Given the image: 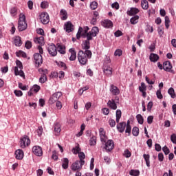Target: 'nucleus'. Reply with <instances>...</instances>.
Instances as JSON below:
<instances>
[{
    "mask_svg": "<svg viewBox=\"0 0 176 176\" xmlns=\"http://www.w3.org/2000/svg\"><path fill=\"white\" fill-rule=\"evenodd\" d=\"M117 130L119 133H124L126 130V122H120L117 124Z\"/></svg>",
    "mask_w": 176,
    "mask_h": 176,
    "instance_id": "dca6fc26",
    "label": "nucleus"
},
{
    "mask_svg": "<svg viewBox=\"0 0 176 176\" xmlns=\"http://www.w3.org/2000/svg\"><path fill=\"white\" fill-rule=\"evenodd\" d=\"M34 58L36 67L38 68V67H41V65L43 63V58H42V55L41 54L36 53L34 54Z\"/></svg>",
    "mask_w": 176,
    "mask_h": 176,
    "instance_id": "423d86ee",
    "label": "nucleus"
},
{
    "mask_svg": "<svg viewBox=\"0 0 176 176\" xmlns=\"http://www.w3.org/2000/svg\"><path fill=\"white\" fill-rule=\"evenodd\" d=\"M136 119L140 124H144V117L141 114H138Z\"/></svg>",
    "mask_w": 176,
    "mask_h": 176,
    "instance_id": "a19ab883",
    "label": "nucleus"
},
{
    "mask_svg": "<svg viewBox=\"0 0 176 176\" xmlns=\"http://www.w3.org/2000/svg\"><path fill=\"white\" fill-rule=\"evenodd\" d=\"M108 107L111 108V109H113L116 111V109H118V105H116V103L115 102V100H109L107 102Z\"/></svg>",
    "mask_w": 176,
    "mask_h": 176,
    "instance_id": "412c9836",
    "label": "nucleus"
},
{
    "mask_svg": "<svg viewBox=\"0 0 176 176\" xmlns=\"http://www.w3.org/2000/svg\"><path fill=\"white\" fill-rule=\"evenodd\" d=\"M69 53H71V56L69 57L70 61H75L76 60V52L74 48H71L69 50Z\"/></svg>",
    "mask_w": 176,
    "mask_h": 176,
    "instance_id": "5701e85b",
    "label": "nucleus"
},
{
    "mask_svg": "<svg viewBox=\"0 0 176 176\" xmlns=\"http://www.w3.org/2000/svg\"><path fill=\"white\" fill-rule=\"evenodd\" d=\"M83 28L80 27L76 34L77 39H80V36H83Z\"/></svg>",
    "mask_w": 176,
    "mask_h": 176,
    "instance_id": "79ce46f5",
    "label": "nucleus"
},
{
    "mask_svg": "<svg viewBox=\"0 0 176 176\" xmlns=\"http://www.w3.org/2000/svg\"><path fill=\"white\" fill-rule=\"evenodd\" d=\"M27 22L25 21V15L21 14L19 15V20L18 22V30L19 31H25L27 30Z\"/></svg>",
    "mask_w": 176,
    "mask_h": 176,
    "instance_id": "f03ea898",
    "label": "nucleus"
},
{
    "mask_svg": "<svg viewBox=\"0 0 176 176\" xmlns=\"http://www.w3.org/2000/svg\"><path fill=\"white\" fill-rule=\"evenodd\" d=\"M141 6L144 10H148V8H149V4L147 0H142Z\"/></svg>",
    "mask_w": 176,
    "mask_h": 176,
    "instance_id": "72a5a7b5",
    "label": "nucleus"
},
{
    "mask_svg": "<svg viewBox=\"0 0 176 176\" xmlns=\"http://www.w3.org/2000/svg\"><path fill=\"white\" fill-rule=\"evenodd\" d=\"M32 90H33V91H34L35 93H38V91L41 90V87L38 85H34L32 88Z\"/></svg>",
    "mask_w": 176,
    "mask_h": 176,
    "instance_id": "603ef678",
    "label": "nucleus"
},
{
    "mask_svg": "<svg viewBox=\"0 0 176 176\" xmlns=\"http://www.w3.org/2000/svg\"><path fill=\"white\" fill-rule=\"evenodd\" d=\"M52 159L54 160H57V159H58V156H57V151H54L52 152Z\"/></svg>",
    "mask_w": 176,
    "mask_h": 176,
    "instance_id": "e2e57ef3",
    "label": "nucleus"
},
{
    "mask_svg": "<svg viewBox=\"0 0 176 176\" xmlns=\"http://www.w3.org/2000/svg\"><path fill=\"white\" fill-rule=\"evenodd\" d=\"M57 50L60 54H65V45H61L60 43L56 44Z\"/></svg>",
    "mask_w": 176,
    "mask_h": 176,
    "instance_id": "b1692460",
    "label": "nucleus"
},
{
    "mask_svg": "<svg viewBox=\"0 0 176 176\" xmlns=\"http://www.w3.org/2000/svg\"><path fill=\"white\" fill-rule=\"evenodd\" d=\"M102 25L104 27V28H111L113 25V23L111 20L105 19L102 22Z\"/></svg>",
    "mask_w": 176,
    "mask_h": 176,
    "instance_id": "aec40b11",
    "label": "nucleus"
},
{
    "mask_svg": "<svg viewBox=\"0 0 176 176\" xmlns=\"http://www.w3.org/2000/svg\"><path fill=\"white\" fill-rule=\"evenodd\" d=\"M89 27L86 26L84 28V29L82 28V38H87V34H89Z\"/></svg>",
    "mask_w": 176,
    "mask_h": 176,
    "instance_id": "ea45409f",
    "label": "nucleus"
},
{
    "mask_svg": "<svg viewBox=\"0 0 176 176\" xmlns=\"http://www.w3.org/2000/svg\"><path fill=\"white\" fill-rule=\"evenodd\" d=\"M147 123L148 124H152V123H153V116H150L147 118Z\"/></svg>",
    "mask_w": 176,
    "mask_h": 176,
    "instance_id": "69168bd1",
    "label": "nucleus"
},
{
    "mask_svg": "<svg viewBox=\"0 0 176 176\" xmlns=\"http://www.w3.org/2000/svg\"><path fill=\"white\" fill-rule=\"evenodd\" d=\"M143 157L146 162L147 167H151V161L149 160L151 155H149V154H144Z\"/></svg>",
    "mask_w": 176,
    "mask_h": 176,
    "instance_id": "c756f323",
    "label": "nucleus"
},
{
    "mask_svg": "<svg viewBox=\"0 0 176 176\" xmlns=\"http://www.w3.org/2000/svg\"><path fill=\"white\" fill-rule=\"evenodd\" d=\"M46 80H47V77L46 76V74L44 73L41 75V78H39V82L40 83H45Z\"/></svg>",
    "mask_w": 176,
    "mask_h": 176,
    "instance_id": "c03bdc74",
    "label": "nucleus"
},
{
    "mask_svg": "<svg viewBox=\"0 0 176 176\" xmlns=\"http://www.w3.org/2000/svg\"><path fill=\"white\" fill-rule=\"evenodd\" d=\"M14 93L16 97H21L23 96V91L21 90H14Z\"/></svg>",
    "mask_w": 176,
    "mask_h": 176,
    "instance_id": "4d7b16f0",
    "label": "nucleus"
},
{
    "mask_svg": "<svg viewBox=\"0 0 176 176\" xmlns=\"http://www.w3.org/2000/svg\"><path fill=\"white\" fill-rule=\"evenodd\" d=\"M48 52L50 54L54 57L57 56V47L54 44H52L48 47Z\"/></svg>",
    "mask_w": 176,
    "mask_h": 176,
    "instance_id": "9b49d317",
    "label": "nucleus"
},
{
    "mask_svg": "<svg viewBox=\"0 0 176 176\" xmlns=\"http://www.w3.org/2000/svg\"><path fill=\"white\" fill-rule=\"evenodd\" d=\"M14 71L16 76L19 75V76H21L22 78H25V76L24 75V72H23L22 70L19 71V69H17V67H14Z\"/></svg>",
    "mask_w": 176,
    "mask_h": 176,
    "instance_id": "7c9ffc66",
    "label": "nucleus"
},
{
    "mask_svg": "<svg viewBox=\"0 0 176 176\" xmlns=\"http://www.w3.org/2000/svg\"><path fill=\"white\" fill-rule=\"evenodd\" d=\"M36 133L38 137H41L43 133V128H42V126H38V129L36 130Z\"/></svg>",
    "mask_w": 176,
    "mask_h": 176,
    "instance_id": "864d4df0",
    "label": "nucleus"
},
{
    "mask_svg": "<svg viewBox=\"0 0 176 176\" xmlns=\"http://www.w3.org/2000/svg\"><path fill=\"white\" fill-rule=\"evenodd\" d=\"M159 60V55L156 54H151L150 55V61L153 63H156Z\"/></svg>",
    "mask_w": 176,
    "mask_h": 176,
    "instance_id": "473e14b6",
    "label": "nucleus"
},
{
    "mask_svg": "<svg viewBox=\"0 0 176 176\" xmlns=\"http://www.w3.org/2000/svg\"><path fill=\"white\" fill-rule=\"evenodd\" d=\"M63 96V93L61 92H56L54 93L52 97L49 100L50 104H54V102H56L60 99V97Z\"/></svg>",
    "mask_w": 176,
    "mask_h": 176,
    "instance_id": "0eeeda50",
    "label": "nucleus"
},
{
    "mask_svg": "<svg viewBox=\"0 0 176 176\" xmlns=\"http://www.w3.org/2000/svg\"><path fill=\"white\" fill-rule=\"evenodd\" d=\"M39 19L42 24H49V21H50V17L49 16V14L47 12H42L39 15Z\"/></svg>",
    "mask_w": 176,
    "mask_h": 176,
    "instance_id": "39448f33",
    "label": "nucleus"
},
{
    "mask_svg": "<svg viewBox=\"0 0 176 176\" xmlns=\"http://www.w3.org/2000/svg\"><path fill=\"white\" fill-rule=\"evenodd\" d=\"M111 8L113 9H116V10H119V8H120V6H119V3L115 2L111 5Z\"/></svg>",
    "mask_w": 176,
    "mask_h": 176,
    "instance_id": "6e6d98bb",
    "label": "nucleus"
},
{
    "mask_svg": "<svg viewBox=\"0 0 176 176\" xmlns=\"http://www.w3.org/2000/svg\"><path fill=\"white\" fill-rule=\"evenodd\" d=\"M109 64H111V58H109V56H106V58L104 60L103 65H109Z\"/></svg>",
    "mask_w": 176,
    "mask_h": 176,
    "instance_id": "5fc2aeb1",
    "label": "nucleus"
},
{
    "mask_svg": "<svg viewBox=\"0 0 176 176\" xmlns=\"http://www.w3.org/2000/svg\"><path fill=\"white\" fill-rule=\"evenodd\" d=\"M14 43L15 46H21V45H23V42L21 41V37L16 36L14 39Z\"/></svg>",
    "mask_w": 176,
    "mask_h": 176,
    "instance_id": "c85d7f7f",
    "label": "nucleus"
},
{
    "mask_svg": "<svg viewBox=\"0 0 176 176\" xmlns=\"http://www.w3.org/2000/svg\"><path fill=\"white\" fill-rule=\"evenodd\" d=\"M32 152L36 156H42L43 155V151H42V147L39 146H34L32 148Z\"/></svg>",
    "mask_w": 176,
    "mask_h": 176,
    "instance_id": "9d476101",
    "label": "nucleus"
},
{
    "mask_svg": "<svg viewBox=\"0 0 176 176\" xmlns=\"http://www.w3.org/2000/svg\"><path fill=\"white\" fill-rule=\"evenodd\" d=\"M120 118H122V111L118 109L116 111V122L119 123L120 120Z\"/></svg>",
    "mask_w": 176,
    "mask_h": 176,
    "instance_id": "37998d69",
    "label": "nucleus"
},
{
    "mask_svg": "<svg viewBox=\"0 0 176 176\" xmlns=\"http://www.w3.org/2000/svg\"><path fill=\"white\" fill-rule=\"evenodd\" d=\"M172 68H173V65H171V62L166 61L164 63L163 69H164V71H167V72H170Z\"/></svg>",
    "mask_w": 176,
    "mask_h": 176,
    "instance_id": "a211bd4d",
    "label": "nucleus"
},
{
    "mask_svg": "<svg viewBox=\"0 0 176 176\" xmlns=\"http://www.w3.org/2000/svg\"><path fill=\"white\" fill-rule=\"evenodd\" d=\"M54 130L55 131L56 135H58V134H60V133H61V124L58 122H56L54 124Z\"/></svg>",
    "mask_w": 176,
    "mask_h": 176,
    "instance_id": "4be33fe9",
    "label": "nucleus"
},
{
    "mask_svg": "<svg viewBox=\"0 0 176 176\" xmlns=\"http://www.w3.org/2000/svg\"><path fill=\"white\" fill-rule=\"evenodd\" d=\"M103 72L105 76H112V67L109 65H103Z\"/></svg>",
    "mask_w": 176,
    "mask_h": 176,
    "instance_id": "1a4fd4ad",
    "label": "nucleus"
},
{
    "mask_svg": "<svg viewBox=\"0 0 176 176\" xmlns=\"http://www.w3.org/2000/svg\"><path fill=\"white\" fill-rule=\"evenodd\" d=\"M16 56L17 57H23L24 58H25V57H27V54H25V52L23 51H19L16 52Z\"/></svg>",
    "mask_w": 176,
    "mask_h": 176,
    "instance_id": "a18cd8bd",
    "label": "nucleus"
},
{
    "mask_svg": "<svg viewBox=\"0 0 176 176\" xmlns=\"http://www.w3.org/2000/svg\"><path fill=\"white\" fill-rule=\"evenodd\" d=\"M60 16L62 20H67V19H68V14H67V11L65 10H60Z\"/></svg>",
    "mask_w": 176,
    "mask_h": 176,
    "instance_id": "2f4dec72",
    "label": "nucleus"
},
{
    "mask_svg": "<svg viewBox=\"0 0 176 176\" xmlns=\"http://www.w3.org/2000/svg\"><path fill=\"white\" fill-rule=\"evenodd\" d=\"M129 174H130V175H132V176H138V175H140V170L132 169L129 172Z\"/></svg>",
    "mask_w": 176,
    "mask_h": 176,
    "instance_id": "49530a36",
    "label": "nucleus"
},
{
    "mask_svg": "<svg viewBox=\"0 0 176 176\" xmlns=\"http://www.w3.org/2000/svg\"><path fill=\"white\" fill-rule=\"evenodd\" d=\"M110 91L113 96H119L120 94V90L114 85L110 86Z\"/></svg>",
    "mask_w": 176,
    "mask_h": 176,
    "instance_id": "ddd939ff",
    "label": "nucleus"
},
{
    "mask_svg": "<svg viewBox=\"0 0 176 176\" xmlns=\"http://www.w3.org/2000/svg\"><path fill=\"white\" fill-rule=\"evenodd\" d=\"M90 41H93V39H89V37H87V40L83 42L82 46L84 50H89V49H90Z\"/></svg>",
    "mask_w": 176,
    "mask_h": 176,
    "instance_id": "6ab92c4d",
    "label": "nucleus"
},
{
    "mask_svg": "<svg viewBox=\"0 0 176 176\" xmlns=\"http://www.w3.org/2000/svg\"><path fill=\"white\" fill-rule=\"evenodd\" d=\"M34 41L38 45H44L45 38L43 36L37 37L34 39Z\"/></svg>",
    "mask_w": 176,
    "mask_h": 176,
    "instance_id": "bb28decb",
    "label": "nucleus"
},
{
    "mask_svg": "<svg viewBox=\"0 0 176 176\" xmlns=\"http://www.w3.org/2000/svg\"><path fill=\"white\" fill-rule=\"evenodd\" d=\"M78 157L80 160H78V162H80L81 163V166H85V159L86 157L85 153H83V152L78 153Z\"/></svg>",
    "mask_w": 176,
    "mask_h": 176,
    "instance_id": "393cba45",
    "label": "nucleus"
},
{
    "mask_svg": "<svg viewBox=\"0 0 176 176\" xmlns=\"http://www.w3.org/2000/svg\"><path fill=\"white\" fill-rule=\"evenodd\" d=\"M80 151L81 149L79 148V144L74 147L72 149V152L74 155H79V153H80Z\"/></svg>",
    "mask_w": 176,
    "mask_h": 176,
    "instance_id": "58836bf2",
    "label": "nucleus"
},
{
    "mask_svg": "<svg viewBox=\"0 0 176 176\" xmlns=\"http://www.w3.org/2000/svg\"><path fill=\"white\" fill-rule=\"evenodd\" d=\"M168 93L169 95H170L172 98H174L175 97V91H174V88L170 87L168 90Z\"/></svg>",
    "mask_w": 176,
    "mask_h": 176,
    "instance_id": "de8ad7c7",
    "label": "nucleus"
},
{
    "mask_svg": "<svg viewBox=\"0 0 176 176\" xmlns=\"http://www.w3.org/2000/svg\"><path fill=\"white\" fill-rule=\"evenodd\" d=\"M92 54L91 50H80L78 54V58L80 64H81V65H86L88 59L91 58Z\"/></svg>",
    "mask_w": 176,
    "mask_h": 176,
    "instance_id": "f257e3e1",
    "label": "nucleus"
},
{
    "mask_svg": "<svg viewBox=\"0 0 176 176\" xmlns=\"http://www.w3.org/2000/svg\"><path fill=\"white\" fill-rule=\"evenodd\" d=\"M15 157L17 160H21L24 157V151L21 149H18L15 151Z\"/></svg>",
    "mask_w": 176,
    "mask_h": 176,
    "instance_id": "f3484780",
    "label": "nucleus"
},
{
    "mask_svg": "<svg viewBox=\"0 0 176 176\" xmlns=\"http://www.w3.org/2000/svg\"><path fill=\"white\" fill-rule=\"evenodd\" d=\"M115 144H113V140H108L105 144V149L108 151V152H111L112 149H113Z\"/></svg>",
    "mask_w": 176,
    "mask_h": 176,
    "instance_id": "4468645a",
    "label": "nucleus"
},
{
    "mask_svg": "<svg viewBox=\"0 0 176 176\" xmlns=\"http://www.w3.org/2000/svg\"><path fill=\"white\" fill-rule=\"evenodd\" d=\"M140 19V16L138 15H135L133 17H132L130 20L131 24H137L138 23V20Z\"/></svg>",
    "mask_w": 176,
    "mask_h": 176,
    "instance_id": "4c0bfd02",
    "label": "nucleus"
},
{
    "mask_svg": "<svg viewBox=\"0 0 176 176\" xmlns=\"http://www.w3.org/2000/svg\"><path fill=\"white\" fill-rule=\"evenodd\" d=\"M82 167H83L82 163H80L79 160H77L72 164L71 169L72 171H80L82 170Z\"/></svg>",
    "mask_w": 176,
    "mask_h": 176,
    "instance_id": "6e6552de",
    "label": "nucleus"
},
{
    "mask_svg": "<svg viewBox=\"0 0 176 176\" xmlns=\"http://www.w3.org/2000/svg\"><path fill=\"white\" fill-rule=\"evenodd\" d=\"M16 64L17 69H19V68L20 69H23V63H21L20 60H17L16 61Z\"/></svg>",
    "mask_w": 176,
    "mask_h": 176,
    "instance_id": "13d9d810",
    "label": "nucleus"
},
{
    "mask_svg": "<svg viewBox=\"0 0 176 176\" xmlns=\"http://www.w3.org/2000/svg\"><path fill=\"white\" fill-rule=\"evenodd\" d=\"M85 129H86V125L82 124L80 126V131L76 134V137H81V135H83V131H85Z\"/></svg>",
    "mask_w": 176,
    "mask_h": 176,
    "instance_id": "e433bc0d",
    "label": "nucleus"
},
{
    "mask_svg": "<svg viewBox=\"0 0 176 176\" xmlns=\"http://www.w3.org/2000/svg\"><path fill=\"white\" fill-rule=\"evenodd\" d=\"M97 144V138L96 136H92L89 140V144L91 146H94Z\"/></svg>",
    "mask_w": 176,
    "mask_h": 176,
    "instance_id": "c9c22d12",
    "label": "nucleus"
},
{
    "mask_svg": "<svg viewBox=\"0 0 176 176\" xmlns=\"http://www.w3.org/2000/svg\"><path fill=\"white\" fill-rule=\"evenodd\" d=\"M10 14L12 16V17H14L16 14H17V8L13 7L10 10Z\"/></svg>",
    "mask_w": 176,
    "mask_h": 176,
    "instance_id": "09e8293b",
    "label": "nucleus"
},
{
    "mask_svg": "<svg viewBox=\"0 0 176 176\" xmlns=\"http://www.w3.org/2000/svg\"><path fill=\"white\" fill-rule=\"evenodd\" d=\"M139 91L142 94L144 98L146 97V85H145V82L141 83V86L139 87Z\"/></svg>",
    "mask_w": 176,
    "mask_h": 176,
    "instance_id": "2eb2a0df",
    "label": "nucleus"
},
{
    "mask_svg": "<svg viewBox=\"0 0 176 176\" xmlns=\"http://www.w3.org/2000/svg\"><path fill=\"white\" fill-rule=\"evenodd\" d=\"M25 46L26 49H31V47H32V43H31V41H26Z\"/></svg>",
    "mask_w": 176,
    "mask_h": 176,
    "instance_id": "0e129e2a",
    "label": "nucleus"
},
{
    "mask_svg": "<svg viewBox=\"0 0 176 176\" xmlns=\"http://www.w3.org/2000/svg\"><path fill=\"white\" fill-rule=\"evenodd\" d=\"M62 162L63 168H64V170H67V168H68V164H69V160H68V158H63L62 160Z\"/></svg>",
    "mask_w": 176,
    "mask_h": 176,
    "instance_id": "cd10ccee",
    "label": "nucleus"
},
{
    "mask_svg": "<svg viewBox=\"0 0 176 176\" xmlns=\"http://www.w3.org/2000/svg\"><path fill=\"white\" fill-rule=\"evenodd\" d=\"M138 13H140V10L136 8H131L129 11H127V14H129V16H134Z\"/></svg>",
    "mask_w": 176,
    "mask_h": 176,
    "instance_id": "a878e982",
    "label": "nucleus"
},
{
    "mask_svg": "<svg viewBox=\"0 0 176 176\" xmlns=\"http://www.w3.org/2000/svg\"><path fill=\"white\" fill-rule=\"evenodd\" d=\"M30 144H31V140H30V138L28 135H24L22 138H21L20 147L22 149H24L25 146H29Z\"/></svg>",
    "mask_w": 176,
    "mask_h": 176,
    "instance_id": "7ed1b4c3",
    "label": "nucleus"
},
{
    "mask_svg": "<svg viewBox=\"0 0 176 176\" xmlns=\"http://www.w3.org/2000/svg\"><path fill=\"white\" fill-rule=\"evenodd\" d=\"M58 65L63 68V69H67V65L64 62H58Z\"/></svg>",
    "mask_w": 176,
    "mask_h": 176,
    "instance_id": "680f3d73",
    "label": "nucleus"
},
{
    "mask_svg": "<svg viewBox=\"0 0 176 176\" xmlns=\"http://www.w3.org/2000/svg\"><path fill=\"white\" fill-rule=\"evenodd\" d=\"M162 151L165 153V155H168V153H170V149H168V147H167V146H164L162 148Z\"/></svg>",
    "mask_w": 176,
    "mask_h": 176,
    "instance_id": "bf43d9fd",
    "label": "nucleus"
},
{
    "mask_svg": "<svg viewBox=\"0 0 176 176\" xmlns=\"http://www.w3.org/2000/svg\"><path fill=\"white\" fill-rule=\"evenodd\" d=\"M132 134L134 137H138L140 134V129L137 126L133 127L132 129Z\"/></svg>",
    "mask_w": 176,
    "mask_h": 176,
    "instance_id": "f704fd0d",
    "label": "nucleus"
},
{
    "mask_svg": "<svg viewBox=\"0 0 176 176\" xmlns=\"http://www.w3.org/2000/svg\"><path fill=\"white\" fill-rule=\"evenodd\" d=\"M170 140L173 144H176V134L173 133L170 135Z\"/></svg>",
    "mask_w": 176,
    "mask_h": 176,
    "instance_id": "338daca9",
    "label": "nucleus"
},
{
    "mask_svg": "<svg viewBox=\"0 0 176 176\" xmlns=\"http://www.w3.org/2000/svg\"><path fill=\"white\" fill-rule=\"evenodd\" d=\"M109 124L110 127H115V126H116V122L115 120L111 118L109 120Z\"/></svg>",
    "mask_w": 176,
    "mask_h": 176,
    "instance_id": "3c124183",
    "label": "nucleus"
},
{
    "mask_svg": "<svg viewBox=\"0 0 176 176\" xmlns=\"http://www.w3.org/2000/svg\"><path fill=\"white\" fill-rule=\"evenodd\" d=\"M100 32L98 27L94 26L92 28L91 30L87 34V38L88 39H93L94 37L97 36V34Z\"/></svg>",
    "mask_w": 176,
    "mask_h": 176,
    "instance_id": "20e7f679",
    "label": "nucleus"
},
{
    "mask_svg": "<svg viewBox=\"0 0 176 176\" xmlns=\"http://www.w3.org/2000/svg\"><path fill=\"white\" fill-rule=\"evenodd\" d=\"M124 156L127 158L130 157L131 156V152H130L129 150H125Z\"/></svg>",
    "mask_w": 176,
    "mask_h": 176,
    "instance_id": "052dcab7",
    "label": "nucleus"
},
{
    "mask_svg": "<svg viewBox=\"0 0 176 176\" xmlns=\"http://www.w3.org/2000/svg\"><path fill=\"white\" fill-rule=\"evenodd\" d=\"M98 6V3L96 1H93L90 4V8L92 10H96Z\"/></svg>",
    "mask_w": 176,
    "mask_h": 176,
    "instance_id": "8fccbe9b",
    "label": "nucleus"
},
{
    "mask_svg": "<svg viewBox=\"0 0 176 176\" xmlns=\"http://www.w3.org/2000/svg\"><path fill=\"white\" fill-rule=\"evenodd\" d=\"M64 30L66 31V32L69 34V32H72V31H74V25L72 23H71V21H68L65 23Z\"/></svg>",
    "mask_w": 176,
    "mask_h": 176,
    "instance_id": "f8f14e48",
    "label": "nucleus"
},
{
    "mask_svg": "<svg viewBox=\"0 0 176 176\" xmlns=\"http://www.w3.org/2000/svg\"><path fill=\"white\" fill-rule=\"evenodd\" d=\"M122 50H117L114 52V55L118 56L119 57H120V56H122Z\"/></svg>",
    "mask_w": 176,
    "mask_h": 176,
    "instance_id": "774afa93",
    "label": "nucleus"
}]
</instances>
